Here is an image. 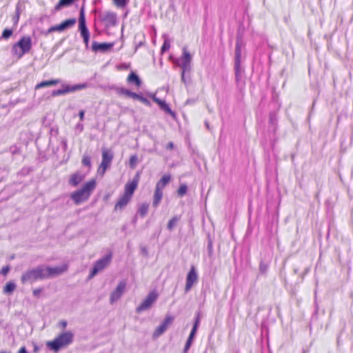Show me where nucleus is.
Segmentation results:
<instances>
[{
  "label": "nucleus",
  "mask_w": 353,
  "mask_h": 353,
  "mask_svg": "<svg viewBox=\"0 0 353 353\" xmlns=\"http://www.w3.org/2000/svg\"><path fill=\"white\" fill-rule=\"evenodd\" d=\"M64 269L62 267H50L45 265H39L36 268H29L25 270L21 276V284H32L38 281H43L63 273Z\"/></svg>",
  "instance_id": "1"
},
{
  "label": "nucleus",
  "mask_w": 353,
  "mask_h": 353,
  "mask_svg": "<svg viewBox=\"0 0 353 353\" xmlns=\"http://www.w3.org/2000/svg\"><path fill=\"white\" fill-rule=\"evenodd\" d=\"M244 46L242 37L238 34L235 43L234 70L235 82L240 90H243L245 85V69L241 65L242 48Z\"/></svg>",
  "instance_id": "2"
},
{
  "label": "nucleus",
  "mask_w": 353,
  "mask_h": 353,
  "mask_svg": "<svg viewBox=\"0 0 353 353\" xmlns=\"http://www.w3.org/2000/svg\"><path fill=\"white\" fill-rule=\"evenodd\" d=\"M74 334L68 331L59 334L52 341L46 343V347L54 353H57L61 349L67 347L73 342Z\"/></svg>",
  "instance_id": "3"
},
{
  "label": "nucleus",
  "mask_w": 353,
  "mask_h": 353,
  "mask_svg": "<svg viewBox=\"0 0 353 353\" xmlns=\"http://www.w3.org/2000/svg\"><path fill=\"white\" fill-rule=\"evenodd\" d=\"M32 48V40L30 36L23 35L14 43L11 49L12 56L18 59L28 54Z\"/></svg>",
  "instance_id": "4"
},
{
  "label": "nucleus",
  "mask_w": 353,
  "mask_h": 353,
  "mask_svg": "<svg viewBox=\"0 0 353 353\" xmlns=\"http://www.w3.org/2000/svg\"><path fill=\"white\" fill-rule=\"evenodd\" d=\"M95 187L96 181L94 179H92L84 183L81 188L73 192L71 194L70 197L75 204H80L90 197Z\"/></svg>",
  "instance_id": "5"
},
{
  "label": "nucleus",
  "mask_w": 353,
  "mask_h": 353,
  "mask_svg": "<svg viewBox=\"0 0 353 353\" xmlns=\"http://www.w3.org/2000/svg\"><path fill=\"white\" fill-rule=\"evenodd\" d=\"M170 59L174 64L180 67L183 72H190L191 70V60L192 56L190 53L187 51L185 48H183L182 56L179 59H174L172 55L170 56Z\"/></svg>",
  "instance_id": "6"
},
{
  "label": "nucleus",
  "mask_w": 353,
  "mask_h": 353,
  "mask_svg": "<svg viewBox=\"0 0 353 353\" xmlns=\"http://www.w3.org/2000/svg\"><path fill=\"white\" fill-rule=\"evenodd\" d=\"M112 254L111 252L105 254L102 258L98 259L90 271L89 279L95 276L99 272L104 270L111 262Z\"/></svg>",
  "instance_id": "7"
},
{
  "label": "nucleus",
  "mask_w": 353,
  "mask_h": 353,
  "mask_svg": "<svg viewBox=\"0 0 353 353\" xmlns=\"http://www.w3.org/2000/svg\"><path fill=\"white\" fill-rule=\"evenodd\" d=\"M158 294L156 292L152 291L149 292L142 303L136 308V313L141 312L149 310L154 302L157 301Z\"/></svg>",
  "instance_id": "8"
},
{
  "label": "nucleus",
  "mask_w": 353,
  "mask_h": 353,
  "mask_svg": "<svg viewBox=\"0 0 353 353\" xmlns=\"http://www.w3.org/2000/svg\"><path fill=\"white\" fill-rule=\"evenodd\" d=\"M78 30L81 38L90 37V31L86 25L85 6L83 5L79 10Z\"/></svg>",
  "instance_id": "9"
},
{
  "label": "nucleus",
  "mask_w": 353,
  "mask_h": 353,
  "mask_svg": "<svg viewBox=\"0 0 353 353\" xmlns=\"http://www.w3.org/2000/svg\"><path fill=\"white\" fill-rule=\"evenodd\" d=\"M197 281L198 274L196 272V268L194 265H192L186 276L185 292H189L194 285V284L196 283Z\"/></svg>",
  "instance_id": "10"
},
{
  "label": "nucleus",
  "mask_w": 353,
  "mask_h": 353,
  "mask_svg": "<svg viewBox=\"0 0 353 353\" xmlns=\"http://www.w3.org/2000/svg\"><path fill=\"white\" fill-rule=\"evenodd\" d=\"M149 96L152 98V101L159 106L161 110L165 112L166 114H170L173 119H176V112L172 110L165 101L157 98L155 94H150Z\"/></svg>",
  "instance_id": "11"
},
{
  "label": "nucleus",
  "mask_w": 353,
  "mask_h": 353,
  "mask_svg": "<svg viewBox=\"0 0 353 353\" xmlns=\"http://www.w3.org/2000/svg\"><path fill=\"white\" fill-rule=\"evenodd\" d=\"M100 20L105 23V26H114L117 23V14L113 12L107 11L99 14Z\"/></svg>",
  "instance_id": "12"
},
{
  "label": "nucleus",
  "mask_w": 353,
  "mask_h": 353,
  "mask_svg": "<svg viewBox=\"0 0 353 353\" xmlns=\"http://www.w3.org/2000/svg\"><path fill=\"white\" fill-rule=\"evenodd\" d=\"M140 179V174L139 172H137L134 176L132 180L130 182H128L125 185L124 188V194L128 195L132 198L134 191L137 188L138 183Z\"/></svg>",
  "instance_id": "13"
},
{
  "label": "nucleus",
  "mask_w": 353,
  "mask_h": 353,
  "mask_svg": "<svg viewBox=\"0 0 353 353\" xmlns=\"http://www.w3.org/2000/svg\"><path fill=\"white\" fill-rule=\"evenodd\" d=\"M114 46V43H99L97 41H92L91 49L94 52H106L110 50Z\"/></svg>",
  "instance_id": "14"
},
{
  "label": "nucleus",
  "mask_w": 353,
  "mask_h": 353,
  "mask_svg": "<svg viewBox=\"0 0 353 353\" xmlns=\"http://www.w3.org/2000/svg\"><path fill=\"white\" fill-rule=\"evenodd\" d=\"M125 286L126 283L124 281H121L119 283L116 289L110 294V300L111 303L120 299L125 290Z\"/></svg>",
  "instance_id": "15"
},
{
  "label": "nucleus",
  "mask_w": 353,
  "mask_h": 353,
  "mask_svg": "<svg viewBox=\"0 0 353 353\" xmlns=\"http://www.w3.org/2000/svg\"><path fill=\"white\" fill-rule=\"evenodd\" d=\"M173 321V317L171 316H166L163 321L156 328L154 332V337H158L161 335L168 328V325Z\"/></svg>",
  "instance_id": "16"
},
{
  "label": "nucleus",
  "mask_w": 353,
  "mask_h": 353,
  "mask_svg": "<svg viewBox=\"0 0 353 353\" xmlns=\"http://www.w3.org/2000/svg\"><path fill=\"white\" fill-rule=\"evenodd\" d=\"M115 90H116L117 93L119 94L125 95L128 97L132 98L133 99H137L139 101H141V99L143 97V95L141 94H138V93L132 92L130 90L123 88V87L116 88Z\"/></svg>",
  "instance_id": "17"
},
{
  "label": "nucleus",
  "mask_w": 353,
  "mask_h": 353,
  "mask_svg": "<svg viewBox=\"0 0 353 353\" xmlns=\"http://www.w3.org/2000/svg\"><path fill=\"white\" fill-rule=\"evenodd\" d=\"M88 85L87 83H83L74 85L63 84L62 87H63L65 93L66 94L70 92H74L77 90L85 89L88 88Z\"/></svg>",
  "instance_id": "18"
},
{
  "label": "nucleus",
  "mask_w": 353,
  "mask_h": 353,
  "mask_svg": "<svg viewBox=\"0 0 353 353\" xmlns=\"http://www.w3.org/2000/svg\"><path fill=\"white\" fill-rule=\"evenodd\" d=\"M130 200V196L123 194L116 203L114 205V210H123L128 205Z\"/></svg>",
  "instance_id": "19"
},
{
  "label": "nucleus",
  "mask_w": 353,
  "mask_h": 353,
  "mask_svg": "<svg viewBox=\"0 0 353 353\" xmlns=\"http://www.w3.org/2000/svg\"><path fill=\"white\" fill-rule=\"evenodd\" d=\"M127 82L130 84H134L137 87H140L142 84V81L139 76L133 71L128 74L127 77Z\"/></svg>",
  "instance_id": "20"
},
{
  "label": "nucleus",
  "mask_w": 353,
  "mask_h": 353,
  "mask_svg": "<svg viewBox=\"0 0 353 353\" xmlns=\"http://www.w3.org/2000/svg\"><path fill=\"white\" fill-rule=\"evenodd\" d=\"M162 198H163V190L155 188L154 195H153V200H152V206L154 208H157L159 205V204L162 200Z\"/></svg>",
  "instance_id": "21"
},
{
  "label": "nucleus",
  "mask_w": 353,
  "mask_h": 353,
  "mask_svg": "<svg viewBox=\"0 0 353 353\" xmlns=\"http://www.w3.org/2000/svg\"><path fill=\"white\" fill-rule=\"evenodd\" d=\"M277 125V114L276 112H271L269 114V130L275 132Z\"/></svg>",
  "instance_id": "22"
},
{
  "label": "nucleus",
  "mask_w": 353,
  "mask_h": 353,
  "mask_svg": "<svg viewBox=\"0 0 353 353\" xmlns=\"http://www.w3.org/2000/svg\"><path fill=\"white\" fill-rule=\"evenodd\" d=\"M84 179V176L79 172H75L72 174L69 179V184L73 187H77Z\"/></svg>",
  "instance_id": "23"
},
{
  "label": "nucleus",
  "mask_w": 353,
  "mask_h": 353,
  "mask_svg": "<svg viewBox=\"0 0 353 353\" xmlns=\"http://www.w3.org/2000/svg\"><path fill=\"white\" fill-rule=\"evenodd\" d=\"M76 23L77 19L75 18H70L62 21L61 23H59L61 32L72 28L76 24Z\"/></svg>",
  "instance_id": "24"
},
{
  "label": "nucleus",
  "mask_w": 353,
  "mask_h": 353,
  "mask_svg": "<svg viewBox=\"0 0 353 353\" xmlns=\"http://www.w3.org/2000/svg\"><path fill=\"white\" fill-rule=\"evenodd\" d=\"M60 79H50L47 81H43L37 84L35 86V90H38L43 88L50 87L60 83Z\"/></svg>",
  "instance_id": "25"
},
{
  "label": "nucleus",
  "mask_w": 353,
  "mask_h": 353,
  "mask_svg": "<svg viewBox=\"0 0 353 353\" xmlns=\"http://www.w3.org/2000/svg\"><path fill=\"white\" fill-rule=\"evenodd\" d=\"M114 158L113 152L107 148H102V161L111 165Z\"/></svg>",
  "instance_id": "26"
},
{
  "label": "nucleus",
  "mask_w": 353,
  "mask_h": 353,
  "mask_svg": "<svg viewBox=\"0 0 353 353\" xmlns=\"http://www.w3.org/2000/svg\"><path fill=\"white\" fill-rule=\"evenodd\" d=\"M181 220L180 215H175L172 217L168 222L167 230L172 232L178 225V223Z\"/></svg>",
  "instance_id": "27"
},
{
  "label": "nucleus",
  "mask_w": 353,
  "mask_h": 353,
  "mask_svg": "<svg viewBox=\"0 0 353 353\" xmlns=\"http://www.w3.org/2000/svg\"><path fill=\"white\" fill-rule=\"evenodd\" d=\"M171 176L169 174L163 175L161 179L157 183L155 188L163 190L167 184L170 182Z\"/></svg>",
  "instance_id": "28"
},
{
  "label": "nucleus",
  "mask_w": 353,
  "mask_h": 353,
  "mask_svg": "<svg viewBox=\"0 0 353 353\" xmlns=\"http://www.w3.org/2000/svg\"><path fill=\"white\" fill-rule=\"evenodd\" d=\"M16 284L14 281H11L8 282L6 285L3 287V293L6 294H11L13 293L14 290L16 289Z\"/></svg>",
  "instance_id": "29"
},
{
  "label": "nucleus",
  "mask_w": 353,
  "mask_h": 353,
  "mask_svg": "<svg viewBox=\"0 0 353 353\" xmlns=\"http://www.w3.org/2000/svg\"><path fill=\"white\" fill-rule=\"evenodd\" d=\"M149 208L148 203H142L137 210V214H139V216L142 218L145 217L146 214H148Z\"/></svg>",
  "instance_id": "30"
},
{
  "label": "nucleus",
  "mask_w": 353,
  "mask_h": 353,
  "mask_svg": "<svg viewBox=\"0 0 353 353\" xmlns=\"http://www.w3.org/2000/svg\"><path fill=\"white\" fill-rule=\"evenodd\" d=\"M270 261L268 260L261 259L259 264L260 273L265 274L269 268Z\"/></svg>",
  "instance_id": "31"
},
{
  "label": "nucleus",
  "mask_w": 353,
  "mask_h": 353,
  "mask_svg": "<svg viewBox=\"0 0 353 353\" xmlns=\"http://www.w3.org/2000/svg\"><path fill=\"white\" fill-rule=\"evenodd\" d=\"M13 32H14V31L12 29L5 28L2 32L1 36L0 37V40H1V39L8 40L12 36Z\"/></svg>",
  "instance_id": "32"
},
{
  "label": "nucleus",
  "mask_w": 353,
  "mask_h": 353,
  "mask_svg": "<svg viewBox=\"0 0 353 353\" xmlns=\"http://www.w3.org/2000/svg\"><path fill=\"white\" fill-rule=\"evenodd\" d=\"M32 171L33 168L32 167H23L18 172L17 174L19 176H26Z\"/></svg>",
  "instance_id": "33"
},
{
  "label": "nucleus",
  "mask_w": 353,
  "mask_h": 353,
  "mask_svg": "<svg viewBox=\"0 0 353 353\" xmlns=\"http://www.w3.org/2000/svg\"><path fill=\"white\" fill-rule=\"evenodd\" d=\"M194 340V337H191V336H188V339L185 342L184 348H183V353H188V350H190V348L191 347V346L193 343Z\"/></svg>",
  "instance_id": "34"
},
{
  "label": "nucleus",
  "mask_w": 353,
  "mask_h": 353,
  "mask_svg": "<svg viewBox=\"0 0 353 353\" xmlns=\"http://www.w3.org/2000/svg\"><path fill=\"white\" fill-rule=\"evenodd\" d=\"M8 152L10 153L12 157L21 153V148L16 145H11Z\"/></svg>",
  "instance_id": "35"
},
{
  "label": "nucleus",
  "mask_w": 353,
  "mask_h": 353,
  "mask_svg": "<svg viewBox=\"0 0 353 353\" xmlns=\"http://www.w3.org/2000/svg\"><path fill=\"white\" fill-rule=\"evenodd\" d=\"M188 191V186L186 184H181L179 189L177 190V194L179 197H183L186 194Z\"/></svg>",
  "instance_id": "36"
},
{
  "label": "nucleus",
  "mask_w": 353,
  "mask_h": 353,
  "mask_svg": "<svg viewBox=\"0 0 353 353\" xmlns=\"http://www.w3.org/2000/svg\"><path fill=\"white\" fill-rule=\"evenodd\" d=\"M138 162V157L137 154L131 155L129 160V166L134 169L136 168Z\"/></svg>",
  "instance_id": "37"
},
{
  "label": "nucleus",
  "mask_w": 353,
  "mask_h": 353,
  "mask_svg": "<svg viewBox=\"0 0 353 353\" xmlns=\"http://www.w3.org/2000/svg\"><path fill=\"white\" fill-rule=\"evenodd\" d=\"M170 48V40L166 38L164 39V41H163V43L161 48V54H163L165 53L166 51H168Z\"/></svg>",
  "instance_id": "38"
},
{
  "label": "nucleus",
  "mask_w": 353,
  "mask_h": 353,
  "mask_svg": "<svg viewBox=\"0 0 353 353\" xmlns=\"http://www.w3.org/2000/svg\"><path fill=\"white\" fill-rule=\"evenodd\" d=\"M201 312L199 311L195 314L194 321L192 327L199 329V327L201 323Z\"/></svg>",
  "instance_id": "39"
},
{
  "label": "nucleus",
  "mask_w": 353,
  "mask_h": 353,
  "mask_svg": "<svg viewBox=\"0 0 353 353\" xmlns=\"http://www.w3.org/2000/svg\"><path fill=\"white\" fill-rule=\"evenodd\" d=\"M207 250L209 256H212L213 254V242L210 237V235H208V246Z\"/></svg>",
  "instance_id": "40"
},
{
  "label": "nucleus",
  "mask_w": 353,
  "mask_h": 353,
  "mask_svg": "<svg viewBox=\"0 0 353 353\" xmlns=\"http://www.w3.org/2000/svg\"><path fill=\"white\" fill-rule=\"evenodd\" d=\"M82 164L88 168L91 167V158L90 156L84 154L82 158Z\"/></svg>",
  "instance_id": "41"
},
{
  "label": "nucleus",
  "mask_w": 353,
  "mask_h": 353,
  "mask_svg": "<svg viewBox=\"0 0 353 353\" xmlns=\"http://www.w3.org/2000/svg\"><path fill=\"white\" fill-rule=\"evenodd\" d=\"M130 0H113L114 4L119 8H124L127 6Z\"/></svg>",
  "instance_id": "42"
},
{
  "label": "nucleus",
  "mask_w": 353,
  "mask_h": 353,
  "mask_svg": "<svg viewBox=\"0 0 353 353\" xmlns=\"http://www.w3.org/2000/svg\"><path fill=\"white\" fill-rule=\"evenodd\" d=\"M24 8L23 4L19 1L17 2L16 5V9H15V14L21 15L23 10Z\"/></svg>",
  "instance_id": "43"
},
{
  "label": "nucleus",
  "mask_w": 353,
  "mask_h": 353,
  "mask_svg": "<svg viewBox=\"0 0 353 353\" xmlns=\"http://www.w3.org/2000/svg\"><path fill=\"white\" fill-rule=\"evenodd\" d=\"M63 94H65L63 87H62L61 89H58L56 90H53L52 92V97H57V96L63 95Z\"/></svg>",
  "instance_id": "44"
},
{
  "label": "nucleus",
  "mask_w": 353,
  "mask_h": 353,
  "mask_svg": "<svg viewBox=\"0 0 353 353\" xmlns=\"http://www.w3.org/2000/svg\"><path fill=\"white\" fill-rule=\"evenodd\" d=\"M187 72H183V70L181 71V81L187 85L189 83L190 77L186 76Z\"/></svg>",
  "instance_id": "45"
},
{
  "label": "nucleus",
  "mask_w": 353,
  "mask_h": 353,
  "mask_svg": "<svg viewBox=\"0 0 353 353\" xmlns=\"http://www.w3.org/2000/svg\"><path fill=\"white\" fill-rule=\"evenodd\" d=\"M10 270V265H8L3 266L2 268V269L1 270V271H0V274L6 276V275H7L8 274Z\"/></svg>",
  "instance_id": "46"
},
{
  "label": "nucleus",
  "mask_w": 353,
  "mask_h": 353,
  "mask_svg": "<svg viewBox=\"0 0 353 353\" xmlns=\"http://www.w3.org/2000/svg\"><path fill=\"white\" fill-rule=\"evenodd\" d=\"M111 165H110L108 163H105L103 161H101V163L99 165L101 169H103V172H106V170L110 167Z\"/></svg>",
  "instance_id": "47"
},
{
  "label": "nucleus",
  "mask_w": 353,
  "mask_h": 353,
  "mask_svg": "<svg viewBox=\"0 0 353 353\" xmlns=\"http://www.w3.org/2000/svg\"><path fill=\"white\" fill-rule=\"evenodd\" d=\"M111 165H110L108 163H105L103 161H101V163L99 165L101 169H103V172H106V170L110 167Z\"/></svg>",
  "instance_id": "48"
},
{
  "label": "nucleus",
  "mask_w": 353,
  "mask_h": 353,
  "mask_svg": "<svg viewBox=\"0 0 353 353\" xmlns=\"http://www.w3.org/2000/svg\"><path fill=\"white\" fill-rule=\"evenodd\" d=\"M59 134V129L58 128H51L50 130V134L51 137H57Z\"/></svg>",
  "instance_id": "49"
},
{
  "label": "nucleus",
  "mask_w": 353,
  "mask_h": 353,
  "mask_svg": "<svg viewBox=\"0 0 353 353\" xmlns=\"http://www.w3.org/2000/svg\"><path fill=\"white\" fill-rule=\"evenodd\" d=\"M42 288H36L33 290L32 294L34 297H39L42 292Z\"/></svg>",
  "instance_id": "50"
},
{
  "label": "nucleus",
  "mask_w": 353,
  "mask_h": 353,
  "mask_svg": "<svg viewBox=\"0 0 353 353\" xmlns=\"http://www.w3.org/2000/svg\"><path fill=\"white\" fill-rule=\"evenodd\" d=\"M140 101L148 107L151 106L150 101L147 98L144 97L143 96L141 97Z\"/></svg>",
  "instance_id": "51"
},
{
  "label": "nucleus",
  "mask_w": 353,
  "mask_h": 353,
  "mask_svg": "<svg viewBox=\"0 0 353 353\" xmlns=\"http://www.w3.org/2000/svg\"><path fill=\"white\" fill-rule=\"evenodd\" d=\"M197 331H198V328L192 327V330L190 331L189 336L191 337H194L195 339Z\"/></svg>",
  "instance_id": "52"
},
{
  "label": "nucleus",
  "mask_w": 353,
  "mask_h": 353,
  "mask_svg": "<svg viewBox=\"0 0 353 353\" xmlns=\"http://www.w3.org/2000/svg\"><path fill=\"white\" fill-rule=\"evenodd\" d=\"M310 267H307L305 268L303 272L300 275L301 278V280H303L304 279V276L308 274V272H310Z\"/></svg>",
  "instance_id": "53"
},
{
  "label": "nucleus",
  "mask_w": 353,
  "mask_h": 353,
  "mask_svg": "<svg viewBox=\"0 0 353 353\" xmlns=\"http://www.w3.org/2000/svg\"><path fill=\"white\" fill-rule=\"evenodd\" d=\"M19 17H20L19 15L14 14V16L12 18V21H13L14 26H17V24L19 23Z\"/></svg>",
  "instance_id": "54"
},
{
  "label": "nucleus",
  "mask_w": 353,
  "mask_h": 353,
  "mask_svg": "<svg viewBox=\"0 0 353 353\" xmlns=\"http://www.w3.org/2000/svg\"><path fill=\"white\" fill-rule=\"evenodd\" d=\"M79 119L81 121H83L84 120V116H85V110H81L79 112Z\"/></svg>",
  "instance_id": "55"
},
{
  "label": "nucleus",
  "mask_w": 353,
  "mask_h": 353,
  "mask_svg": "<svg viewBox=\"0 0 353 353\" xmlns=\"http://www.w3.org/2000/svg\"><path fill=\"white\" fill-rule=\"evenodd\" d=\"M51 28H52V30H53V32H61V30L60 28V24L52 26H51Z\"/></svg>",
  "instance_id": "56"
},
{
  "label": "nucleus",
  "mask_w": 353,
  "mask_h": 353,
  "mask_svg": "<svg viewBox=\"0 0 353 353\" xmlns=\"http://www.w3.org/2000/svg\"><path fill=\"white\" fill-rule=\"evenodd\" d=\"M90 38V37L82 38L86 48H88L89 47Z\"/></svg>",
  "instance_id": "57"
},
{
  "label": "nucleus",
  "mask_w": 353,
  "mask_h": 353,
  "mask_svg": "<svg viewBox=\"0 0 353 353\" xmlns=\"http://www.w3.org/2000/svg\"><path fill=\"white\" fill-rule=\"evenodd\" d=\"M53 32V30H52V28H49L46 31H43L41 34L44 35L45 37H47L49 34Z\"/></svg>",
  "instance_id": "58"
},
{
  "label": "nucleus",
  "mask_w": 353,
  "mask_h": 353,
  "mask_svg": "<svg viewBox=\"0 0 353 353\" xmlns=\"http://www.w3.org/2000/svg\"><path fill=\"white\" fill-rule=\"evenodd\" d=\"M53 32V30H52V28H49L46 31H43L41 34L44 35L45 37H47L49 34Z\"/></svg>",
  "instance_id": "59"
},
{
  "label": "nucleus",
  "mask_w": 353,
  "mask_h": 353,
  "mask_svg": "<svg viewBox=\"0 0 353 353\" xmlns=\"http://www.w3.org/2000/svg\"><path fill=\"white\" fill-rule=\"evenodd\" d=\"M59 326H60L61 328L64 329V328H65V327H66V326H67V325H68V322H67L66 321H65V320H62V321H61L59 322Z\"/></svg>",
  "instance_id": "60"
},
{
  "label": "nucleus",
  "mask_w": 353,
  "mask_h": 353,
  "mask_svg": "<svg viewBox=\"0 0 353 353\" xmlns=\"http://www.w3.org/2000/svg\"><path fill=\"white\" fill-rule=\"evenodd\" d=\"M76 130H79V132H82L83 130V125L81 123H78L75 126Z\"/></svg>",
  "instance_id": "61"
},
{
  "label": "nucleus",
  "mask_w": 353,
  "mask_h": 353,
  "mask_svg": "<svg viewBox=\"0 0 353 353\" xmlns=\"http://www.w3.org/2000/svg\"><path fill=\"white\" fill-rule=\"evenodd\" d=\"M18 353H28V352L26 347L25 346H23L19 350Z\"/></svg>",
  "instance_id": "62"
},
{
  "label": "nucleus",
  "mask_w": 353,
  "mask_h": 353,
  "mask_svg": "<svg viewBox=\"0 0 353 353\" xmlns=\"http://www.w3.org/2000/svg\"><path fill=\"white\" fill-rule=\"evenodd\" d=\"M18 353H28V352L26 347L25 346H23L19 350Z\"/></svg>",
  "instance_id": "63"
},
{
  "label": "nucleus",
  "mask_w": 353,
  "mask_h": 353,
  "mask_svg": "<svg viewBox=\"0 0 353 353\" xmlns=\"http://www.w3.org/2000/svg\"><path fill=\"white\" fill-rule=\"evenodd\" d=\"M174 148V143L172 142H169L166 146L167 150H172Z\"/></svg>",
  "instance_id": "64"
}]
</instances>
